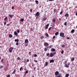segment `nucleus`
<instances>
[{
  "instance_id": "obj_40",
  "label": "nucleus",
  "mask_w": 77,
  "mask_h": 77,
  "mask_svg": "<svg viewBox=\"0 0 77 77\" xmlns=\"http://www.w3.org/2000/svg\"><path fill=\"white\" fill-rule=\"evenodd\" d=\"M3 66H2L0 67V69H2V68H3Z\"/></svg>"
},
{
  "instance_id": "obj_18",
  "label": "nucleus",
  "mask_w": 77,
  "mask_h": 77,
  "mask_svg": "<svg viewBox=\"0 0 77 77\" xmlns=\"http://www.w3.org/2000/svg\"><path fill=\"white\" fill-rule=\"evenodd\" d=\"M15 42H19V40L18 39H16L15 40Z\"/></svg>"
},
{
  "instance_id": "obj_61",
  "label": "nucleus",
  "mask_w": 77,
  "mask_h": 77,
  "mask_svg": "<svg viewBox=\"0 0 77 77\" xmlns=\"http://www.w3.org/2000/svg\"><path fill=\"white\" fill-rule=\"evenodd\" d=\"M69 64H70V63H69L68 64V66L69 65Z\"/></svg>"
},
{
  "instance_id": "obj_59",
  "label": "nucleus",
  "mask_w": 77,
  "mask_h": 77,
  "mask_svg": "<svg viewBox=\"0 0 77 77\" xmlns=\"http://www.w3.org/2000/svg\"><path fill=\"white\" fill-rule=\"evenodd\" d=\"M56 77H60V75H58L57 76H56Z\"/></svg>"
},
{
  "instance_id": "obj_36",
  "label": "nucleus",
  "mask_w": 77,
  "mask_h": 77,
  "mask_svg": "<svg viewBox=\"0 0 77 77\" xmlns=\"http://www.w3.org/2000/svg\"><path fill=\"white\" fill-rule=\"evenodd\" d=\"M45 51H47V49L46 48H45Z\"/></svg>"
},
{
  "instance_id": "obj_1",
  "label": "nucleus",
  "mask_w": 77,
  "mask_h": 77,
  "mask_svg": "<svg viewBox=\"0 0 77 77\" xmlns=\"http://www.w3.org/2000/svg\"><path fill=\"white\" fill-rule=\"evenodd\" d=\"M60 36L63 38H64V37H65V36H64V33H63V32L60 33Z\"/></svg>"
},
{
  "instance_id": "obj_35",
  "label": "nucleus",
  "mask_w": 77,
  "mask_h": 77,
  "mask_svg": "<svg viewBox=\"0 0 77 77\" xmlns=\"http://www.w3.org/2000/svg\"><path fill=\"white\" fill-rule=\"evenodd\" d=\"M50 54V53H47L46 54V56H48V55Z\"/></svg>"
},
{
  "instance_id": "obj_52",
  "label": "nucleus",
  "mask_w": 77,
  "mask_h": 77,
  "mask_svg": "<svg viewBox=\"0 0 77 77\" xmlns=\"http://www.w3.org/2000/svg\"><path fill=\"white\" fill-rule=\"evenodd\" d=\"M65 63H66L67 62V60H66L64 62Z\"/></svg>"
},
{
  "instance_id": "obj_12",
  "label": "nucleus",
  "mask_w": 77,
  "mask_h": 77,
  "mask_svg": "<svg viewBox=\"0 0 77 77\" xmlns=\"http://www.w3.org/2000/svg\"><path fill=\"white\" fill-rule=\"evenodd\" d=\"M65 66L66 68H69V66L67 65V63H65Z\"/></svg>"
},
{
  "instance_id": "obj_14",
  "label": "nucleus",
  "mask_w": 77,
  "mask_h": 77,
  "mask_svg": "<svg viewBox=\"0 0 77 77\" xmlns=\"http://www.w3.org/2000/svg\"><path fill=\"white\" fill-rule=\"evenodd\" d=\"M12 36H13L11 34L9 35V38H12Z\"/></svg>"
},
{
  "instance_id": "obj_50",
  "label": "nucleus",
  "mask_w": 77,
  "mask_h": 77,
  "mask_svg": "<svg viewBox=\"0 0 77 77\" xmlns=\"http://www.w3.org/2000/svg\"><path fill=\"white\" fill-rule=\"evenodd\" d=\"M34 62H38V61L36 60H34Z\"/></svg>"
},
{
  "instance_id": "obj_23",
  "label": "nucleus",
  "mask_w": 77,
  "mask_h": 77,
  "mask_svg": "<svg viewBox=\"0 0 77 77\" xmlns=\"http://www.w3.org/2000/svg\"><path fill=\"white\" fill-rule=\"evenodd\" d=\"M20 21H22V22H23V21H24V18L21 19L20 20Z\"/></svg>"
},
{
  "instance_id": "obj_38",
  "label": "nucleus",
  "mask_w": 77,
  "mask_h": 77,
  "mask_svg": "<svg viewBox=\"0 0 77 77\" xmlns=\"http://www.w3.org/2000/svg\"><path fill=\"white\" fill-rule=\"evenodd\" d=\"M18 44H19V43L18 42H17L16 44V45H18Z\"/></svg>"
},
{
  "instance_id": "obj_33",
  "label": "nucleus",
  "mask_w": 77,
  "mask_h": 77,
  "mask_svg": "<svg viewBox=\"0 0 77 77\" xmlns=\"http://www.w3.org/2000/svg\"><path fill=\"white\" fill-rule=\"evenodd\" d=\"M17 60H21V58H20V57H18L17 58Z\"/></svg>"
},
{
  "instance_id": "obj_63",
  "label": "nucleus",
  "mask_w": 77,
  "mask_h": 77,
  "mask_svg": "<svg viewBox=\"0 0 77 77\" xmlns=\"http://www.w3.org/2000/svg\"><path fill=\"white\" fill-rule=\"evenodd\" d=\"M61 20V19H60V18H59V21H60Z\"/></svg>"
},
{
  "instance_id": "obj_37",
  "label": "nucleus",
  "mask_w": 77,
  "mask_h": 77,
  "mask_svg": "<svg viewBox=\"0 0 77 77\" xmlns=\"http://www.w3.org/2000/svg\"><path fill=\"white\" fill-rule=\"evenodd\" d=\"M21 69H23V67H21L20 68V71H21Z\"/></svg>"
},
{
  "instance_id": "obj_51",
  "label": "nucleus",
  "mask_w": 77,
  "mask_h": 77,
  "mask_svg": "<svg viewBox=\"0 0 77 77\" xmlns=\"http://www.w3.org/2000/svg\"><path fill=\"white\" fill-rule=\"evenodd\" d=\"M29 62V59H27V62Z\"/></svg>"
},
{
  "instance_id": "obj_54",
  "label": "nucleus",
  "mask_w": 77,
  "mask_h": 77,
  "mask_svg": "<svg viewBox=\"0 0 77 77\" xmlns=\"http://www.w3.org/2000/svg\"><path fill=\"white\" fill-rule=\"evenodd\" d=\"M14 6L12 7V9H14Z\"/></svg>"
},
{
  "instance_id": "obj_53",
  "label": "nucleus",
  "mask_w": 77,
  "mask_h": 77,
  "mask_svg": "<svg viewBox=\"0 0 77 77\" xmlns=\"http://www.w3.org/2000/svg\"><path fill=\"white\" fill-rule=\"evenodd\" d=\"M7 70V68H5V70L6 71V70Z\"/></svg>"
},
{
  "instance_id": "obj_58",
  "label": "nucleus",
  "mask_w": 77,
  "mask_h": 77,
  "mask_svg": "<svg viewBox=\"0 0 77 77\" xmlns=\"http://www.w3.org/2000/svg\"><path fill=\"white\" fill-rule=\"evenodd\" d=\"M67 39H69V38L68 37L67 38H66Z\"/></svg>"
},
{
  "instance_id": "obj_62",
  "label": "nucleus",
  "mask_w": 77,
  "mask_h": 77,
  "mask_svg": "<svg viewBox=\"0 0 77 77\" xmlns=\"http://www.w3.org/2000/svg\"><path fill=\"white\" fill-rule=\"evenodd\" d=\"M9 25H10V24H7V26H9Z\"/></svg>"
},
{
  "instance_id": "obj_16",
  "label": "nucleus",
  "mask_w": 77,
  "mask_h": 77,
  "mask_svg": "<svg viewBox=\"0 0 77 77\" xmlns=\"http://www.w3.org/2000/svg\"><path fill=\"white\" fill-rule=\"evenodd\" d=\"M14 35H16V36H17V35H18V33H17V32H14Z\"/></svg>"
},
{
  "instance_id": "obj_29",
  "label": "nucleus",
  "mask_w": 77,
  "mask_h": 77,
  "mask_svg": "<svg viewBox=\"0 0 77 77\" xmlns=\"http://www.w3.org/2000/svg\"><path fill=\"white\" fill-rule=\"evenodd\" d=\"M65 47V45H63L61 46V47H62V48H64Z\"/></svg>"
},
{
  "instance_id": "obj_57",
  "label": "nucleus",
  "mask_w": 77,
  "mask_h": 77,
  "mask_svg": "<svg viewBox=\"0 0 77 77\" xmlns=\"http://www.w3.org/2000/svg\"><path fill=\"white\" fill-rule=\"evenodd\" d=\"M53 38V39H54V38H55V36H54Z\"/></svg>"
},
{
  "instance_id": "obj_6",
  "label": "nucleus",
  "mask_w": 77,
  "mask_h": 77,
  "mask_svg": "<svg viewBox=\"0 0 77 77\" xmlns=\"http://www.w3.org/2000/svg\"><path fill=\"white\" fill-rule=\"evenodd\" d=\"M44 45L45 46H46L47 47H48L49 45V44L47 43H45V44H44Z\"/></svg>"
},
{
  "instance_id": "obj_42",
  "label": "nucleus",
  "mask_w": 77,
  "mask_h": 77,
  "mask_svg": "<svg viewBox=\"0 0 77 77\" xmlns=\"http://www.w3.org/2000/svg\"><path fill=\"white\" fill-rule=\"evenodd\" d=\"M4 60V59H2V60L1 62H2V63H3V60Z\"/></svg>"
},
{
  "instance_id": "obj_31",
  "label": "nucleus",
  "mask_w": 77,
  "mask_h": 77,
  "mask_svg": "<svg viewBox=\"0 0 77 77\" xmlns=\"http://www.w3.org/2000/svg\"><path fill=\"white\" fill-rule=\"evenodd\" d=\"M53 21L54 23H55V22L56 21V20L55 19V18H54V19H53Z\"/></svg>"
},
{
  "instance_id": "obj_47",
  "label": "nucleus",
  "mask_w": 77,
  "mask_h": 77,
  "mask_svg": "<svg viewBox=\"0 0 77 77\" xmlns=\"http://www.w3.org/2000/svg\"><path fill=\"white\" fill-rule=\"evenodd\" d=\"M51 29V27H50V28H49L48 29V31H49V30H50Z\"/></svg>"
},
{
  "instance_id": "obj_19",
  "label": "nucleus",
  "mask_w": 77,
  "mask_h": 77,
  "mask_svg": "<svg viewBox=\"0 0 77 77\" xmlns=\"http://www.w3.org/2000/svg\"><path fill=\"white\" fill-rule=\"evenodd\" d=\"M59 34V32H57L55 33V36H57Z\"/></svg>"
},
{
  "instance_id": "obj_20",
  "label": "nucleus",
  "mask_w": 77,
  "mask_h": 77,
  "mask_svg": "<svg viewBox=\"0 0 77 77\" xmlns=\"http://www.w3.org/2000/svg\"><path fill=\"white\" fill-rule=\"evenodd\" d=\"M69 75L68 74H66L65 75V77H68Z\"/></svg>"
},
{
  "instance_id": "obj_39",
  "label": "nucleus",
  "mask_w": 77,
  "mask_h": 77,
  "mask_svg": "<svg viewBox=\"0 0 77 77\" xmlns=\"http://www.w3.org/2000/svg\"><path fill=\"white\" fill-rule=\"evenodd\" d=\"M56 52H54L53 54V55H54V54H56Z\"/></svg>"
},
{
  "instance_id": "obj_30",
  "label": "nucleus",
  "mask_w": 77,
  "mask_h": 77,
  "mask_svg": "<svg viewBox=\"0 0 77 77\" xmlns=\"http://www.w3.org/2000/svg\"><path fill=\"white\" fill-rule=\"evenodd\" d=\"M7 20V17H5V19H4V20L5 21H6Z\"/></svg>"
},
{
  "instance_id": "obj_4",
  "label": "nucleus",
  "mask_w": 77,
  "mask_h": 77,
  "mask_svg": "<svg viewBox=\"0 0 77 77\" xmlns=\"http://www.w3.org/2000/svg\"><path fill=\"white\" fill-rule=\"evenodd\" d=\"M48 26H49V24H48L45 26V29H47L48 27Z\"/></svg>"
},
{
  "instance_id": "obj_22",
  "label": "nucleus",
  "mask_w": 77,
  "mask_h": 77,
  "mask_svg": "<svg viewBox=\"0 0 77 77\" xmlns=\"http://www.w3.org/2000/svg\"><path fill=\"white\" fill-rule=\"evenodd\" d=\"M46 20H47V18L45 17L42 20L43 21H45Z\"/></svg>"
},
{
  "instance_id": "obj_5",
  "label": "nucleus",
  "mask_w": 77,
  "mask_h": 77,
  "mask_svg": "<svg viewBox=\"0 0 77 77\" xmlns=\"http://www.w3.org/2000/svg\"><path fill=\"white\" fill-rule=\"evenodd\" d=\"M39 12H37L35 14V16H39Z\"/></svg>"
},
{
  "instance_id": "obj_28",
  "label": "nucleus",
  "mask_w": 77,
  "mask_h": 77,
  "mask_svg": "<svg viewBox=\"0 0 77 77\" xmlns=\"http://www.w3.org/2000/svg\"><path fill=\"white\" fill-rule=\"evenodd\" d=\"M46 36L47 37H49V35H48V34L47 33L46 34Z\"/></svg>"
},
{
  "instance_id": "obj_15",
  "label": "nucleus",
  "mask_w": 77,
  "mask_h": 77,
  "mask_svg": "<svg viewBox=\"0 0 77 77\" xmlns=\"http://www.w3.org/2000/svg\"><path fill=\"white\" fill-rule=\"evenodd\" d=\"M65 17H69V15L68 14H66L65 15Z\"/></svg>"
},
{
  "instance_id": "obj_46",
  "label": "nucleus",
  "mask_w": 77,
  "mask_h": 77,
  "mask_svg": "<svg viewBox=\"0 0 77 77\" xmlns=\"http://www.w3.org/2000/svg\"><path fill=\"white\" fill-rule=\"evenodd\" d=\"M60 15H61L62 14H63V12L62 11H61L60 12Z\"/></svg>"
},
{
  "instance_id": "obj_13",
  "label": "nucleus",
  "mask_w": 77,
  "mask_h": 77,
  "mask_svg": "<svg viewBox=\"0 0 77 77\" xmlns=\"http://www.w3.org/2000/svg\"><path fill=\"white\" fill-rule=\"evenodd\" d=\"M15 72H16V69H15L14 70V71L12 73V74H14L15 73Z\"/></svg>"
},
{
  "instance_id": "obj_49",
  "label": "nucleus",
  "mask_w": 77,
  "mask_h": 77,
  "mask_svg": "<svg viewBox=\"0 0 77 77\" xmlns=\"http://www.w3.org/2000/svg\"><path fill=\"white\" fill-rule=\"evenodd\" d=\"M51 47H52V45H51L49 47V48H51Z\"/></svg>"
},
{
  "instance_id": "obj_25",
  "label": "nucleus",
  "mask_w": 77,
  "mask_h": 77,
  "mask_svg": "<svg viewBox=\"0 0 77 77\" xmlns=\"http://www.w3.org/2000/svg\"><path fill=\"white\" fill-rule=\"evenodd\" d=\"M74 29H73L71 31V33H74Z\"/></svg>"
},
{
  "instance_id": "obj_9",
  "label": "nucleus",
  "mask_w": 77,
  "mask_h": 77,
  "mask_svg": "<svg viewBox=\"0 0 77 77\" xmlns=\"http://www.w3.org/2000/svg\"><path fill=\"white\" fill-rule=\"evenodd\" d=\"M54 60H51L50 61V63H53L54 62Z\"/></svg>"
},
{
  "instance_id": "obj_56",
  "label": "nucleus",
  "mask_w": 77,
  "mask_h": 77,
  "mask_svg": "<svg viewBox=\"0 0 77 77\" xmlns=\"http://www.w3.org/2000/svg\"><path fill=\"white\" fill-rule=\"evenodd\" d=\"M30 12H32V9H31L30 10Z\"/></svg>"
},
{
  "instance_id": "obj_43",
  "label": "nucleus",
  "mask_w": 77,
  "mask_h": 77,
  "mask_svg": "<svg viewBox=\"0 0 77 77\" xmlns=\"http://www.w3.org/2000/svg\"><path fill=\"white\" fill-rule=\"evenodd\" d=\"M63 52H64V51H62L61 52V53H62V54H63Z\"/></svg>"
},
{
  "instance_id": "obj_32",
  "label": "nucleus",
  "mask_w": 77,
  "mask_h": 77,
  "mask_svg": "<svg viewBox=\"0 0 77 77\" xmlns=\"http://www.w3.org/2000/svg\"><path fill=\"white\" fill-rule=\"evenodd\" d=\"M28 73V71L27 70L26 72H25V74H26Z\"/></svg>"
},
{
  "instance_id": "obj_24",
  "label": "nucleus",
  "mask_w": 77,
  "mask_h": 77,
  "mask_svg": "<svg viewBox=\"0 0 77 77\" xmlns=\"http://www.w3.org/2000/svg\"><path fill=\"white\" fill-rule=\"evenodd\" d=\"M71 60L72 61H74V58L72 57L71 58Z\"/></svg>"
},
{
  "instance_id": "obj_45",
  "label": "nucleus",
  "mask_w": 77,
  "mask_h": 77,
  "mask_svg": "<svg viewBox=\"0 0 77 77\" xmlns=\"http://www.w3.org/2000/svg\"><path fill=\"white\" fill-rule=\"evenodd\" d=\"M34 57H37V55L36 54H34Z\"/></svg>"
},
{
  "instance_id": "obj_17",
  "label": "nucleus",
  "mask_w": 77,
  "mask_h": 77,
  "mask_svg": "<svg viewBox=\"0 0 77 77\" xmlns=\"http://www.w3.org/2000/svg\"><path fill=\"white\" fill-rule=\"evenodd\" d=\"M48 62H46L45 63V66H47L48 65Z\"/></svg>"
},
{
  "instance_id": "obj_26",
  "label": "nucleus",
  "mask_w": 77,
  "mask_h": 77,
  "mask_svg": "<svg viewBox=\"0 0 77 77\" xmlns=\"http://www.w3.org/2000/svg\"><path fill=\"white\" fill-rule=\"evenodd\" d=\"M35 2H36V5H38V1L35 0Z\"/></svg>"
},
{
  "instance_id": "obj_55",
  "label": "nucleus",
  "mask_w": 77,
  "mask_h": 77,
  "mask_svg": "<svg viewBox=\"0 0 77 77\" xmlns=\"http://www.w3.org/2000/svg\"><path fill=\"white\" fill-rule=\"evenodd\" d=\"M54 24H53V26H52V27H53H53H54Z\"/></svg>"
},
{
  "instance_id": "obj_60",
  "label": "nucleus",
  "mask_w": 77,
  "mask_h": 77,
  "mask_svg": "<svg viewBox=\"0 0 77 77\" xmlns=\"http://www.w3.org/2000/svg\"><path fill=\"white\" fill-rule=\"evenodd\" d=\"M36 69V67H34V70H35V69Z\"/></svg>"
},
{
  "instance_id": "obj_41",
  "label": "nucleus",
  "mask_w": 77,
  "mask_h": 77,
  "mask_svg": "<svg viewBox=\"0 0 77 77\" xmlns=\"http://www.w3.org/2000/svg\"><path fill=\"white\" fill-rule=\"evenodd\" d=\"M66 23H67V22H65L64 23V24L65 26H66V25H67Z\"/></svg>"
},
{
  "instance_id": "obj_10",
  "label": "nucleus",
  "mask_w": 77,
  "mask_h": 77,
  "mask_svg": "<svg viewBox=\"0 0 77 77\" xmlns=\"http://www.w3.org/2000/svg\"><path fill=\"white\" fill-rule=\"evenodd\" d=\"M50 56L51 57H53V56L54 55H53V53H51L50 54Z\"/></svg>"
},
{
  "instance_id": "obj_44",
  "label": "nucleus",
  "mask_w": 77,
  "mask_h": 77,
  "mask_svg": "<svg viewBox=\"0 0 77 77\" xmlns=\"http://www.w3.org/2000/svg\"><path fill=\"white\" fill-rule=\"evenodd\" d=\"M4 25H6V21H5L4 23Z\"/></svg>"
},
{
  "instance_id": "obj_3",
  "label": "nucleus",
  "mask_w": 77,
  "mask_h": 77,
  "mask_svg": "<svg viewBox=\"0 0 77 77\" xmlns=\"http://www.w3.org/2000/svg\"><path fill=\"white\" fill-rule=\"evenodd\" d=\"M59 72L58 71H56L55 73V75L56 76L58 75H59Z\"/></svg>"
},
{
  "instance_id": "obj_34",
  "label": "nucleus",
  "mask_w": 77,
  "mask_h": 77,
  "mask_svg": "<svg viewBox=\"0 0 77 77\" xmlns=\"http://www.w3.org/2000/svg\"><path fill=\"white\" fill-rule=\"evenodd\" d=\"M54 13H56V9H54Z\"/></svg>"
},
{
  "instance_id": "obj_11",
  "label": "nucleus",
  "mask_w": 77,
  "mask_h": 77,
  "mask_svg": "<svg viewBox=\"0 0 77 77\" xmlns=\"http://www.w3.org/2000/svg\"><path fill=\"white\" fill-rule=\"evenodd\" d=\"M25 42L26 43H28V42H29V40H28V39H26L25 40Z\"/></svg>"
},
{
  "instance_id": "obj_48",
  "label": "nucleus",
  "mask_w": 77,
  "mask_h": 77,
  "mask_svg": "<svg viewBox=\"0 0 77 77\" xmlns=\"http://www.w3.org/2000/svg\"><path fill=\"white\" fill-rule=\"evenodd\" d=\"M7 77H10V75H8L7 76Z\"/></svg>"
},
{
  "instance_id": "obj_8",
  "label": "nucleus",
  "mask_w": 77,
  "mask_h": 77,
  "mask_svg": "<svg viewBox=\"0 0 77 77\" xmlns=\"http://www.w3.org/2000/svg\"><path fill=\"white\" fill-rule=\"evenodd\" d=\"M8 16H9L11 18H12V17H14V15L9 14L8 15Z\"/></svg>"
},
{
  "instance_id": "obj_27",
  "label": "nucleus",
  "mask_w": 77,
  "mask_h": 77,
  "mask_svg": "<svg viewBox=\"0 0 77 77\" xmlns=\"http://www.w3.org/2000/svg\"><path fill=\"white\" fill-rule=\"evenodd\" d=\"M17 33H20V29H17Z\"/></svg>"
},
{
  "instance_id": "obj_21",
  "label": "nucleus",
  "mask_w": 77,
  "mask_h": 77,
  "mask_svg": "<svg viewBox=\"0 0 77 77\" xmlns=\"http://www.w3.org/2000/svg\"><path fill=\"white\" fill-rule=\"evenodd\" d=\"M40 38L41 39H43V38H44V36H42Z\"/></svg>"
},
{
  "instance_id": "obj_2",
  "label": "nucleus",
  "mask_w": 77,
  "mask_h": 77,
  "mask_svg": "<svg viewBox=\"0 0 77 77\" xmlns=\"http://www.w3.org/2000/svg\"><path fill=\"white\" fill-rule=\"evenodd\" d=\"M13 48L12 47L10 48L9 49V52L10 53H11L12 51V50H13Z\"/></svg>"
},
{
  "instance_id": "obj_7",
  "label": "nucleus",
  "mask_w": 77,
  "mask_h": 77,
  "mask_svg": "<svg viewBox=\"0 0 77 77\" xmlns=\"http://www.w3.org/2000/svg\"><path fill=\"white\" fill-rule=\"evenodd\" d=\"M56 51V49L54 48H51V51L52 52V51Z\"/></svg>"
},
{
  "instance_id": "obj_64",
  "label": "nucleus",
  "mask_w": 77,
  "mask_h": 77,
  "mask_svg": "<svg viewBox=\"0 0 77 77\" xmlns=\"http://www.w3.org/2000/svg\"><path fill=\"white\" fill-rule=\"evenodd\" d=\"M76 15L77 16V12H76Z\"/></svg>"
}]
</instances>
